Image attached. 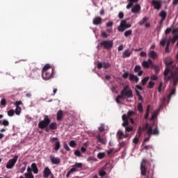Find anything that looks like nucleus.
<instances>
[{"label":"nucleus","instance_id":"nucleus-1","mask_svg":"<svg viewBox=\"0 0 178 178\" xmlns=\"http://www.w3.org/2000/svg\"><path fill=\"white\" fill-rule=\"evenodd\" d=\"M54 76L55 69L52 68L49 64H46L42 70V77L43 80H51V79H54Z\"/></svg>","mask_w":178,"mask_h":178},{"label":"nucleus","instance_id":"nucleus-2","mask_svg":"<svg viewBox=\"0 0 178 178\" xmlns=\"http://www.w3.org/2000/svg\"><path fill=\"white\" fill-rule=\"evenodd\" d=\"M143 130H147V134H148L149 136H152V134H156V127L153 129L152 126H149L148 123L145 124L143 129V128H141V127H138V134L140 136L143 134Z\"/></svg>","mask_w":178,"mask_h":178},{"label":"nucleus","instance_id":"nucleus-3","mask_svg":"<svg viewBox=\"0 0 178 178\" xmlns=\"http://www.w3.org/2000/svg\"><path fill=\"white\" fill-rule=\"evenodd\" d=\"M172 38L167 41L165 47V52L169 53V47L170 46V42L175 44L178 40V28H175L172 30Z\"/></svg>","mask_w":178,"mask_h":178},{"label":"nucleus","instance_id":"nucleus-4","mask_svg":"<svg viewBox=\"0 0 178 178\" xmlns=\"http://www.w3.org/2000/svg\"><path fill=\"white\" fill-rule=\"evenodd\" d=\"M121 96L122 98H133V90L129 89V86H126L121 91Z\"/></svg>","mask_w":178,"mask_h":178},{"label":"nucleus","instance_id":"nucleus-5","mask_svg":"<svg viewBox=\"0 0 178 178\" xmlns=\"http://www.w3.org/2000/svg\"><path fill=\"white\" fill-rule=\"evenodd\" d=\"M50 123H51V119H49V117H48V115H44V120L39 122L38 127L39 129H44L48 127Z\"/></svg>","mask_w":178,"mask_h":178},{"label":"nucleus","instance_id":"nucleus-6","mask_svg":"<svg viewBox=\"0 0 178 178\" xmlns=\"http://www.w3.org/2000/svg\"><path fill=\"white\" fill-rule=\"evenodd\" d=\"M131 27V24H127L126 19L121 21L120 26L118 28V31L123 33L126 29H130Z\"/></svg>","mask_w":178,"mask_h":178},{"label":"nucleus","instance_id":"nucleus-7","mask_svg":"<svg viewBox=\"0 0 178 178\" xmlns=\"http://www.w3.org/2000/svg\"><path fill=\"white\" fill-rule=\"evenodd\" d=\"M17 159H19V156L17 155L15 156L13 159H10L6 165V169H12L16 165Z\"/></svg>","mask_w":178,"mask_h":178},{"label":"nucleus","instance_id":"nucleus-8","mask_svg":"<svg viewBox=\"0 0 178 178\" xmlns=\"http://www.w3.org/2000/svg\"><path fill=\"white\" fill-rule=\"evenodd\" d=\"M101 47H104L105 49H111L113 47V41L112 40H103L100 43Z\"/></svg>","mask_w":178,"mask_h":178},{"label":"nucleus","instance_id":"nucleus-9","mask_svg":"<svg viewBox=\"0 0 178 178\" xmlns=\"http://www.w3.org/2000/svg\"><path fill=\"white\" fill-rule=\"evenodd\" d=\"M145 166H147V160L143 159L140 163V171L142 176L147 175V168H145Z\"/></svg>","mask_w":178,"mask_h":178},{"label":"nucleus","instance_id":"nucleus-10","mask_svg":"<svg viewBox=\"0 0 178 178\" xmlns=\"http://www.w3.org/2000/svg\"><path fill=\"white\" fill-rule=\"evenodd\" d=\"M40 70H33L29 75L31 79H33V80H36L40 77Z\"/></svg>","mask_w":178,"mask_h":178},{"label":"nucleus","instance_id":"nucleus-11","mask_svg":"<svg viewBox=\"0 0 178 178\" xmlns=\"http://www.w3.org/2000/svg\"><path fill=\"white\" fill-rule=\"evenodd\" d=\"M95 138L97 140V143H99L100 144H102L103 145H106V138L105 137H101V134H98L95 136Z\"/></svg>","mask_w":178,"mask_h":178},{"label":"nucleus","instance_id":"nucleus-12","mask_svg":"<svg viewBox=\"0 0 178 178\" xmlns=\"http://www.w3.org/2000/svg\"><path fill=\"white\" fill-rule=\"evenodd\" d=\"M108 69V67H111V64L109 63H101L97 62V69Z\"/></svg>","mask_w":178,"mask_h":178},{"label":"nucleus","instance_id":"nucleus-13","mask_svg":"<svg viewBox=\"0 0 178 178\" xmlns=\"http://www.w3.org/2000/svg\"><path fill=\"white\" fill-rule=\"evenodd\" d=\"M49 158L53 165H59V163H60V159L58 157H55L54 156H52V155H51Z\"/></svg>","mask_w":178,"mask_h":178},{"label":"nucleus","instance_id":"nucleus-14","mask_svg":"<svg viewBox=\"0 0 178 178\" xmlns=\"http://www.w3.org/2000/svg\"><path fill=\"white\" fill-rule=\"evenodd\" d=\"M159 16L161 17V19L160 21V24H162L165 20H166V16H168V13L165 10H162L159 14Z\"/></svg>","mask_w":178,"mask_h":178},{"label":"nucleus","instance_id":"nucleus-15","mask_svg":"<svg viewBox=\"0 0 178 178\" xmlns=\"http://www.w3.org/2000/svg\"><path fill=\"white\" fill-rule=\"evenodd\" d=\"M151 65H152V60H151V58H149L147 60H147H144L142 63V66L145 69H148V67H149V66H151Z\"/></svg>","mask_w":178,"mask_h":178},{"label":"nucleus","instance_id":"nucleus-16","mask_svg":"<svg viewBox=\"0 0 178 178\" xmlns=\"http://www.w3.org/2000/svg\"><path fill=\"white\" fill-rule=\"evenodd\" d=\"M92 24L95 26H99V24H102V18L101 17H96L93 19Z\"/></svg>","mask_w":178,"mask_h":178},{"label":"nucleus","instance_id":"nucleus-17","mask_svg":"<svg viewBox=\"0 0 178 178\" xmlns=\"http://www.w3.org/2000/svg\"><path fill=\"white\" fill-rule=\"evenodd\" d=\"M131 54H133V51H131V50L126 49V50L122 53V57L123 58H130V56H131Z\"/></svg>","mask_w":178,"mask_h":178},{"label":"nucleus","instance_id":"nucleus-18","mask_svg":"<svg viewBox=\"0 0 178 178\" xmlns=\"http://www.w3.org/2000/svg\"><path fill=\"white\" fill-rule=\"evenodd\" d=\"M106 166L107 165L106 164L99 171V175L101 176L102 177H104V176H106V171H105L106 170Z\"/></svg>","mask_w":178,"mask_h":178},{"label":"nucleus","instance_id":"nucleus-19","mask_svg":"<svg viewBox=\"0 0 178 178\" xmlns=\"http://www.w3.org/2000/svg\"><path fill=\"white\" fill-rule=\"evenodd\" d=\"M140 10H141V7L138 4L134 6L131 8L132 13H138V12H140Z\"/></svg>","mask_w":178,"mask_h":178},{"label":"nucleus","instance_id":"nucleus-20","mask_svg":"<svg viewBox=\"0 0 178 178\" xmlns=\"http://www.w3.org/2000/svg\"><path fill=\"white\" fill-rule=\"evenodd\" d=\"M129 80L130 81H135V83H138L139 79L137 76L130 74H129Z\"/></svg>","mask_w":178,"mask_h":178},{"label":"nucleus","instance_id":"nucleus-21","mask_svg":"<svg viewBox=\"0 0 178 178\" xmlns=\"http://www.w3.org/2000/svg\"><path fill=\"white\" fill-rule=\"evenodd\" d=\"M127 1L129 3L127 6V9H130V8H132L134 3H137V2L138 1V0H127Z\"/></svg>","mask_w":178,"mask_h":178},{"label":"nucleus","instance_id":"nucleus-22","mask_svg":"<svg viewBox=\"0 0 178 178\" xmlns=\"http://www.w3.org/2000/svg\"><path fill=\"white\" fill-rule=\"evenodd\" d=\"M165 88H166V86L165 84H163V83L161 82L158 88H157V90L159 93H162V92L163 90H165Z\"/></svg>","mask_w":178,"mask_h":178},{"label":"nucleus","instance_id":"nucleus-23","mask_svg":"<svg viewBox=\"0 0 178 178\" xmlns=\"http://www.w3.org/2000/svg\"><path fill=\"white\" fill-rule=\"evenodd\" d=\"M63 118V111L62 110H59L57 112V117L56 119L58 122H60L62 120V118Z\"/></svg>","mask_w":178,"mask_h":178},{"label":"nucleus","instance_id":"nucleus-24","mask_svg":"<svg viewBox=\"0 0 178 178\" xmlns=\"http://www.w3.org/2000/svg\"><path fill=\"white\" fill-rule=\"evenodd\" d=\"M31 169L35 175L38 173V168H37V164H35V163L31 164Z\"/></svg>","mask_w":178,"mask_h":178},{"label":"nucleus","instance_id":"nucleus-25","mask_svg":"<svg viewBox=\"0 0 178 178\" xmlns=\"http://www.w3.org/2000/svg\"><path fill=\"white\" fill-rule=\"evenodd\" d=\"M117 136L118 138V140H123V137H124V134L123 133V131L122 130H118L117 133Z\"/></svg>","mask_w":178,"mask_h":178},{"label":"nucleus","instance_id":"nucleus-26","mask_svg":"<svg viewBox=\"0 0 178 178\" xmlns=\"http://www.w3.org/2000/svg\"><path fill=\"white\" fill-rule=\"evenodd\" d=\"M49 127L50 130H56L58 129V124L56 122H52Z\"/></svg>","mask_w":178,"mask_h":178},{"label":"nucleus","instance_id":"nucleus-27","mask_svg":"<svg viewBox=\"0 0 178 178\" xmlns=\"http://www.w3.org/2000/svg\"><path fill=\"white\" fill-rule=\"evenodd\" d=\"M148 56L149 58H152V59H155L156 58V54L155 53V51L152 50L149 51Z\"/></svg>","mask_w":178,"mask_h":178},{"label":"nucleus","instance_id":"nucleus-28","mask_svg":"<svg viewBox=\"0 0 178 178\" xmlns=\"http://www.w3.org/2000/svg\"><path fill=\"white\" fill-rule=\"evenodd\" d=\"M175 93H176V88H173L168 96V99H170V98H172V96L175 95Z\"/></svg>","mask_w":178,"mask_h":178},{"label":"nucleus","instance_id":"nucleus-29","mask_svg":"<svg viewBox=\"0 0 178 178\" xmlns=\"http://www.w3.org/2000/svg\"><path fill=\"white\" fill-rule=\"evenodd\" d=\"M59 148H60V142L56 141V142L54 143V149H55L56 151H59Z\"/></svg>","mask_w":178,"mask_h":178},{"label":"nucleus","instance_id":"nucleus-30","mask_svg":"<svg viewBox=\"0 0 178 178\" xmlns=\"http://www.w3.org/2000/svg\"><path fill=\"white\" fill-rule=\"evenodd\" d=\"M14 113H15V115H20V113H22V107L17 106Z\"/></svg>","mask_w":178,"mask_h":178},{"label":"nucleus","instance_id":"nucleus-31","mask_svg":"<svg viewBox=\"0 0 178 178\" xmlns=\"http://www.w3.org/2000/svg\"><path fill=\"white\" fill-rule=\"evenodd\" d=\"M148 80H149V76H146L143 79H142L141 81L142 86H145V84L148 83Z\"/></svg>","mask_w":178,"mask_h":178},{"label":"nucleus","instance_id":"nucleus-32","mask_svg":"<svg viewBox=\"0 0 178 178\" xmlns=\"http://www.w3.org/2000/svg\"><path fill=\"white\" fill-rule=\"evenodd\" d=\"M149 18L145 17L143 18V19L138 22V24H140V26H143V24H144L145 23V22H148Z\"/></svg>","mask_w":178,"mask_h":178},{"label":"nucleus","instance_id":"nucleus-33","mask_svg":"<svg viewBox=\"0 0 178 178\" xmlns=\"http://www.w3.org/2000/svg\"><path fill=\"white\" fill-rule=\"evenodd\" d=\"M138 111H139L140 113H143V112H144V109L143 108V104L141 103L138 104Z\"/></svg>","mask_w":178,"mask_h":178},{"label":"nucleus","instance_id":"nucleus-34","mask_svg":"<svg viewBox=\"0 0 178 178\" xmlns=\"http://www.w3.org/2000/svg\"><path fill=\"white\" fill-rule=\"evenodd\" d=\"M133 127L132 126H127L125 127V131L126 133H130V131H133Z\"/></svg>","mask_w":178,"mask_h":178},{"label":"nucleus","instance_id":"nucleus-35","mask_svg":"<svg viewBox=\"0 0 178 178\" xmlns=\"http://www.w3.org/2000/svg\"><path fill=\"white\" fill-rule=\"evenodd\" d=\"M133 115H136V113L133 111H129L127 113V118L130 119Z\"/></svg>","mask_w":178,"mask_h":178},{"label":"nucleus","instance_id":"nucleus-36","mask_svg":"<svg viewBox=\"0 0 178 178\" xmlns=\"http://www.w3.org/2000/svg\"><path fill=\"white\" fill-rule=\"evenodd\" d=\"M131 34H133V31L128 30L124 32V37H129V35H131Z\"/></svg>","mask_w":178,"mask_h":178},{"label":"nucleus","instance_id":"nucleus-37","mask_svg":"<svg viewBox=\"0 0 178 178\" xmlns=\"http://www.w3.org/2000/svg\"><path fill=\"white\" fill-rule=\"evenodd\" d=\"M74 168H75L76 169L77 168H83V163H76L74 165Z\"/></svg>","mask_w":178,"mask_h":178},{"label":"nucleus","instance_id":"nucleus-38","mask_svg":"<svg viewBox=\"0 0 178 178\" xmlns=\"http://www.w3.org/2000/svg\"><path fill=\"white\" fill-rule=\"evenodd\" d=\"M123 99L124 98L122 97V95H120L115 98V102H117V104H120V99Z\"/></svg>","mask_w":178,"mask_h":178},{"label":"nucleus","instance_id":"nucleus-39","mask_svg":"<svg viewBox=\"0 0 178 178\" xmlns=\"http://www.w3.org/2000/svg\"><path fill=\"white\" fill-rule=\"evenodd\" d=\"M15 115V110L14 109H10L8 111V115L10 117L13 116Z\"/></svg>","mask_w":178,"mask_h":178},{"label":"nucleus","instance_id":"nucleus-40","mask_svg":"<svg viewBox=\"0 0 178 178\" xmlns=\"http://www.w3.org/2000/svg\"><path fill=\"white\" fill-rule=\"evenodd\" d=\"M162 108H163V103L160 104L159 108L156 110V116H158V115L159 114V112L161 111V110H162Z\"/></svg>","mask_w":178,"mask_h":178},{"label":"nucleus","instance_id":"nucleus-41","mask_svg":"<svg viewBox=\"0 0 178 178\" xmlns=\"http://www.w3.org/2000/svg\"><path fill=\"white\" fill-rule=\"evenodd\" d=\"M105 156V153L100 152L97 154V158L99 159H104V157Z\"/></svg>","mask_w":178,"mask_h":178},{"label":"nucleus","instance_id":"nucleus-42","mask_svg":"<svg viewBox=\"0 0 178 178\" xmlns=\"http://www.w3.org/2000/svg\"><path fill=\"white\" fill-rule=\"evenodd\" d=\"M141 71V66L136 65L134 68L135 73H138V72Z\"/></svg>","mask_w":178,"mask_h":178},{"label":"nucleus","instance_id":"nucleus-43","mask_svg":"<svg viewBox=\"0 0 178 178\" xmlns=\"http://www.w3.org/2000/svg\"><path fill=\"white\" fill-rule=\"evenodd\" d=\"M149 116V106H147V112L145 115V119H148Z\"/></svg>","mask_w":178,"mask_h":178},{"label":"nucleus","instance_id":"nucleus-44","mask_svg":"<svg viewBox=\"0 0 178 178\" xmlns=\"http://www.w3.org/2000/svg\"><path fill=\"white\" fill-rule=\"evenodd\" d=\"M0 104L2 106H6V99H1Z\"/></svg>","mask_w":178,"mask_h":178},{"label":"nucleus","instance_id":"nucleus-45","mask_svg":"<svg viewBox=\"0 0 178 178\" xmlns=\"http://www.w3.org/2000/svg\"><path fill=\"white\" fill-rule=\"evenodd\" d=\"M154 86H155V83L152 81H149L147 86V88H154Z\"/></svg>","mask_w":178,"mask_h":178},{"label":"nucleus","instance_id":"nucleus-46","mask_svg":"<svg viewBox=\"0 0 178 178\" xmlns=\"http://www.w3.org/2000/svg\"><path fill=\"white\" fill-rule=\"evenodd\" d=\"M156 118V113H154L152 118H150L151 123H154V120H155V118Z\"/></svg>","mask_w":178,"mask_h":178},{"label":"nucleus","instance_id":"nucleus-47","mask_svg":"<svg viewBox=\"0 0 178 178\" xmlns=\"http://www.w3.org/2000/svg\"><path fill=\"white\" fill-rule=\"evenodd\" d=\"M105 130V125L104 124H102L100 127H99V131H104Z\"/></svg>","mask_w":178,"mask_h":178},{"label":"nucleus","instance_id":"nucleus-48","mask_svg":"<svg viewBox=\"0 0 178 178\" xmlns=\"http://www.w3.org/2000/svg\"><path fill=\"white\" fill-rule=\"evenodd\" d=\"M76 145H77V144H76V142H74V140H71L70 142V146H71L72 148H74Z\"/></svg>","mask_w":178,"mask_h":178},{"label":"nucleus","instance_id":"nucleus-49","mask_svg":"<svg viewBox=\"0 0 178 178\" xmlns=\"http://www.w3.org/2000/svg\"><path fill=\"white\" fill-rule=\"evenodd\" d=\"M123 122H124L122 123V126H123V127H127V126H129V120H127Z\"/></svg>","mask_w":178,"mask_h":178},{"label":"nucleus","instance_id":"nucleus-50","mask_svg":"<svg viewBox=\"0 0 178 178\" xmlns=\"http://www.w3.org/2000/svg\"><path fill=\"white\" fill-rule=\"evenodd\" d=\"M74 155L76 156H81V152H80V150H75Z\"/></svg>","mask_w":178,"mask_h":178},{"label":"nucleus","instance_id":"nucleus-51","mask_svg":"<svg viewBox=\"0 0 178 178\" xmlns=\"http://www.w3.org/2000/svg\"><path fill=\"white\" fill-rule=\"evenodd\" d=\"M161 6L162 5L161 4V2L159 1H156V10L161 9Z\"/></svg>","mask_w":178,"mask_h":178},{"label":"nucleus","instance_id":"nucleus-52","mask_svg":"<svg viewBox=\"0 0 178 178\" xmlns=\"http://www.w3.org/2000/svg\"><path fill=\"white\" fill-rule=\"evenodd\" d=\"M25 178H34L33 174H24Z\"/></svg>","mask_w":178,"mask_h":178},{"label":"nucleus","instance_id":"nucleus-53","mask_svg":"<svg viewBox=\"0 0 178 178\" xmlns=\"http://www.w3.org/2000/svg\"><path fill=\"white\" fill-rule=\"evenodd\" d=\"M166 44V39H163L160 42V45L162 47H165V44Z\"/></svg>","mask_w":178,"mask_h":178},{"label":"nucleus","instance_id":"nucleus-54","mask_svg":"<svg viewBox=\"0 0 178 178\" xmlns=\"http://www.w3.org/2000/svg\"><path fill=\"white\" fill-rule=\"evenodd\" d=\"M22 101H17L14 103V105L17 108V106H19V105H22Z\"/></svg>","mask_w":178,"mask_h":178},{"label":"nucleus","instance_id":"nucleus-55","mask_svg":"<svg viewBox=\"0 0 178 178\" xmlns=\"http://www.w3.org/2000/svg\"><path fill=\"white\" fill-rule=\"evenodd\" d=\"M122 119L123 122L126 121V120H129V118H127V115H126V114L122 115Z\"/></svg>","mask_w":178,"mask_h":178},{"label":"nucleus","instance_id":"nucleus-56","mask_svg":"<svg viewBox=\"0 0 178 178\" xmlns=\"http://www.w3.org/2000/svg\"><path fill=\"white\" fill-rule=\"evenodd\" d=\"M172 32V28H167L165 30V34H170Z\"/></svg>","mask_w":178,"mask_h":178},{"label":"nucleus","instance_id":"nucleus-57","mask_svg":"<svg viewBox=\"0 0 178 178\" xmlns=\"http://www.w3.org/2000/svg\"><path fill=\"white\" fill-rule=\"evenodd\" d=\"M118 17L119 19H123V17H124V14H123L122 12H120L118 14Z\"/></svg>","mask_w":178,"mask_h":178},{"label":"nucleus","instance_id":"nucleus-58","mask_svg":"<svg viewBox=\"0 0 178 178\" xmlns=\"http://www.w3.org/2000/svg\"><path fill=\"white\" fill-rule=\"evenodd\" d=\"M152 5L154 6V9H156V0H153Z\"/></svg>","mask_w":178,"mask_h":178},{"label":"nucleus","instance_id":"nucleus-59","mask_svg":"<svg viewBox=\"0 0 178 178\" xmlns=\"http://www.w3.org/2000/svg\"><path fill=\"white\" fill-rule=\"evenodd\" d=\"M64 147L66 151H70V147H69V145H67L66 143H64Z\"/></svg>","mask_w":178,"mask_h":178},{"label":"nucleus","instance_id":"nucleus-60","mask_svg":"<svg viewBox=\"0 0 178 178\" xmlns=\"http://www.w3.org/2000/svg\"><path fill=\"white\" fill-rule=\"evenodd\" d=\"M113 26V22H109L106 24V27H112Z\"/></svg>","mask_w":178,"mask_h":178},{"label":"nucleus","instance_id":"nucleus-61","mask_svg":"<svg viewBox=\"0 0 178 178\" xmlns=\"http://www.w3.org/2000/svg\"><path fill=\"white\" fill-rule=\"evenodd\" d=\"M123 79H127L129 77V72H125L122 75Z\"/></svg>","mask_w":178,"mask_h":178},{"label":"nucleus","instance_id":"nucleus-62","mask_svg":"<svg viewBox=\"0 0 178 178\" xmlns=\"http://www.w3.org/2000/svg\"><path fill=\"white\" fill-rule=\"evenodd\" d=\"M76 170H77V169L76 168V167H74V165H73V168L70 169V172L71 173H73L74 172H76Z\"/></svg>","mask_w":178,"mask_h":178},{"label":"nucleus","instance_id":"nucleus-63","mask_svg":"<svg viewBox=\"0 0 178 178\" xmlns=\"http://www.w3.org/2000/svg\"><path fill=\"white\" fill-rule=\"evenodd\" d=\"M134 144H138V138H134L133 140Z\"/></svg>","mask_w":178,"mask_h":178},{"label":"nucleus","instance_id":"nucleus-64","mask_svg":"<svg viewBox=\"0 0 178 178\" xmlns=\"http://www.w3.org/2000/svg\"><path fill=\"white\" fill-rule=\"evenodd\" d=\"M102 36L104 38H108V34H106V33H105V32H102Z\"/></svg>","mask_w":178,"mask_h":178}]
</instances>
